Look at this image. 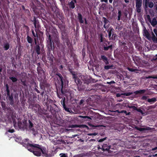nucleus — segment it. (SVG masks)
<instances>
[{"instance_id": "nucleus-40", "label": "nucleus", "mask_w": 157, "mask_h": 157, "mask_svg": "<svg viewBox=\"0 0 157 157\" xmlns=\"http://www.w3.org/2000/svg\"><path fill=\"white\" fill-rule=\"evenodd\" d=\"M100 42H102L104 40V39H105V38H104L103 36V35L102 34L100 35Z\"/></svg>"}, {"instance_id": "nucleus-27", "label": "nucleus", "mask_w": 157, "mask_h": 157, "mask_svg": "<svg viewBox=\"0 0 157 157\" xmlns=\"http://www.w3.org/2000/svg\"><path fill=\"white\" fill-rule=\"evenodd\" d=\"M157 101L156 99L155 98H151L148 99L147 100V101L150 103H154Z\"/></svg>"}, {"instance_id": "nucleus-43", "label": "nucleus", "mask_w": 157, "mask_h": 157, "mask_svg": "<svg viewBox=\"0 0 157 157\" xmlns=\"http://www.w3.org/2000/svg\"><path fill=\"white\" fill-rule=\"evenodd\" d=\"M49 58V61L52 63H53V62L54 58L53 56L52 55V56H50Z\"/></svg>"}, {"instance_id": "nucleus-34", "label": "nucleus", "mask_w": 157, "mask_h": 157, "mask_svg": "<svg viewBox=\"0 0 157 157\" xmlns=\"http://www.w3.org/2000/svg\"><path fill=\"white\" fill-rule=\"evenodd\" d=\"M53 33L55 35V36L56 37H57L58 36V32L57 31V30L56 29H54L53 30Z\"/></svg>"}, {"instance_id": "nucleus-14", "label": "nucleus", "mask_w": 157, "mask_h": 157, "mask_svg": "<svg viewBox=\"0 0 157 157\" xmlns=\"http://www.w3.org/2000/svg\"><path fill=\"white\" fill-rule=\"evenodd\" d=\"M71 75H72L73 78L74 79L76 83L79 84L81 82V80L76 75L75 72L71 74Z\"/></svg>"}, {"instance_id": "nucleus-32", "label": "nucleus", "mask_w": 157, "mask_h": 157, "mask_svg": "<svg viewBox=\"0 0 157 157\" xmlns=\"http://www.w3.org/2000/svg\"><path fill=\"white\" fill-rule=\"evenodd\" d=\"M113 65L105 66H104V69L106 70L112 69H113Z\"/></svg>"}, {"instance_id": "nucleus-44", "label": "nucleus", "mask_w": 157, "mask_h": 157, "mask_svg": "<svg viewBox=\"0 0 157 157\" xmlns=\"http://www.w3.org/2000/svg\"><path fill=\"white\" fill-rule=\"evenodd\" d=\"M136 128L137 130L140 132L145 131V128L137 127Z\"/></svg>"}, {"instance_id": "nucleus-16", "label": "nucleus", "mask_w": 157, "mask_h": 157, "mask_svg": "<svg viewBox=\"0 0 157 157\" xmlns=\"http://www.w3.org/2000/svg\"><path fill=\"white\" fill-rule=\"evenodd\" d=\"M104 45L103 46V49L105 51H107L110 49V50H112L113 48V45L111 44L108 46H107L108 44L107 43H104Z\"/></svg>"}, {"instance_id": "nucleus-25", "label": "nucleus", "mask_w": 157, "mask_h": 157, "mask_svg": "<svg viewBox=\"0 0 157 157\" xmlns=\"http://www.w3.org/2000/svg\"><path fill=\"white\" fill-rule=\"evenodd\" d=\"M65 141L61 138L59 139L56 142V144H65Z\"/></svg>"}, {"instance_id": "nucleus-23", "label": "nucleus", "mask_w": 157, "mask_h": 157, "mask_svg": "<svg viewBox=\"0 0 157 157\" xmlns=\"http://www.w3.org/2000/svg\"><path fill=\"white\" fill-rule=\"evenodd\" d=\"M151 35L152 36L151 39L153 41L154 43H157V36L156 37L155 35L152 32H151Z\"/></svg>"}, {"instance_id": "nucleus-49", "label": "nucleus", "mask_w": 157, "mask_h": 157, "mask_svg": "<svg viewBox=\"0 0 157 157\" xmlns=\"http://www.w3.org/2000/svg\"><path fill=\"white\" fill-rule=\"evenodd\" d=\"M147 78H152L153 79H157V76H149L148 77H147Z\"/></svg>"}, {"instance_id": "nucleus-41", "label": "nucleus", "mask_w": 157, "mask_h": 157, "mask_svg": "<svg viewBox=\"0 0 157 157\" xmlns=\"http://www.w3.org/2000/svg\"><path fill=\"white\" fill-rule=\"evenodd\" d=\"M144 3L145 6L146 8L148 7V4L149 2V0H144Z\"/></svg>"}, {"instance_id": "nucleus-13", "label": "nucleus", "mask_w": 157, "mask_h": 157, "mask_svg": "<svg viewBox=\"0 0 157 157\" xmlns=\"http://www.w3.org/2000/svg\"><path fill=\"white\" fill-rule=\"evenodd\" d=\"M61 103L65 110L67 112H70L69 108L67 107L66 106L65 104V98L64 97L63 99H62L61 101Z\"/></svg>"}, {"instance_id": "nucleus-15", "label": "nucleus", "mask_w": 157, "mask_h": 157, "mask_svg": "<svg viewBox=\"0 0 157 157\" xmlns=\"http://www.w3.org/2000/svg\"><path fill=\"white\" fill-rule=\"evenodd\" d=\"M147 90L145 89L137 90L133 92V94L136 95H142L145 94Z\"/></svg>"}, {"instance_id": "nucleus-12", "label": "nucleus", "mask_w": 157, "mask_h": 157, "mask_svg": "<svg viewBox=\"0 0 157 157\" xmlns=\"http://www.w3.org/2000/svg\"><path fill=\"white\" fill-rule=\"evenodd\" d=\"M77 2L76 0H72L70 2H69L68 5L70 9H73L75 7V3Z\"/></svg>"}, {"instance_id": "nucleus-7", "label": "nucleus", "mask_w": 157, "mask_h": 157, "mask_svg": "<svg viewBox=\"0 0 157 157\" xmlns=\"http://www.w3.org/2000/svg\"><path fill=\"white\" fill-rule=\"evenodd\" d=\"M56 75L58 76L59 79L60 81L61 82V85L62 86V89H61V93L63 95H65V93L64 92V91L63 90V81L64 79L63 78L61 75V74L59 73H58L56 74Z\"/></svg>"}, {"instance_id": "nucleus-47", "label": "nucleus", "mask_w": 157, "mask_h": 157, "mask_svg": "<svg viewBox=\"0 0 157 157\" xmlns=\"http://www.w3.org/2000/svg\"><path fill=\"white\" fill-rule=\"evenodd\" d=\"M132 94L133 93L132 92H131V93L129 92V93H124L123 94V95H125V96H129L132 95Z\"/></svg>"}, {"instance_id": "nucleus-58", "label": "nucleus", "mask_w": 157, "mask_h": 157, "mask_svg": "<svg viewBox=\"0 0 157 157\" xmlns=\"http://www.w3.org/2000/svg\"><path fill=\"white\" fill-rule=\"evenodd\" d=\"M109 24L106 25L104 24L103 25V27L105 29H107L109 27Z\"/></svg>"}, {"instance_id": "nucleus-24", "label": "nucleus", "mask_w": 157, "mask_h": 157, "mask_svg": "<svg viewBox=\"0 0 157 157\" xmlns=\"http://www.w3.org/2000/svg\"><path fill=\"white\" fill-rule=\"evenodd\" d=\"M150 22L151 23V25L153 27L155 26L157 24V21L155 18H153L152 20H151V22Z\"/></svg>"}, {"instance_id": "nucleus-55", "label": "nucleus", "mask_w": 157, "mask_h": 157, "mask_svg": "<svg viewBox=\"0 0 157 157\" xmlns=\"http://www.w3.org/2000/svg\"><path fill=\"white\" fill-rule=\"evenodd\" d=\"M106 139V137H105L103 138L100 139L99 140L98 142H102L103 141H104V140H105Z\"/></svg>"}, {"instance_id": "nucleus-19", "label": "nucleus", "mask_w": 157, "mask_h": 157, "mask_svg": "<svg viewBox=\"0 0 157 157\" xmlns=\"http://www.w3.org/2000/svg\"><path fill=\"white\" fill-rule=\"evenodd\" d=\"M101 59L100 60H102L106 64H109L108 59L104 55H101Z\"/></svg>"}, {"instance_id": "nucleus-54", "label": "nucleus", "mask_w": 157, "mask_h": 157, "mask_svg": "<svg viewBox=\"0 0 157 157\" xmlns=\"http://www.w3.org/2000/svg\"><path fill=\"white\" fill-rule=\"evenodd\" d=\"M147 18L149 22H151V18L150 16L149 15H147Z\"/></svg>"}, {"instance_id": "nucleus-59", "label": "nucleus", "mask_w": 157, "mask_h": 157, "mask_svg": "<svg viewBox=\"0 0 157 157\" xmlns=\"http://www.w3.org/2000/svg\"><path fill=\"white\" fill-rule=\"evenodd\" d=\"M60 157H68L67 155L64 153H63Z\"/></svg>"}, {"instance_id": "nucleus-26", "label": "nucleus", "mask_w": 157, "mask_h": 157, "mask_svg": "<svg viewBox=\"0 0 157 157\" xmlns=\"http://www.w3.org/2000/svg\"><path fill=\"white\" fill-rule=\"evenodd\" d=\"M144 33L145 34V36L148 39H149L151 38L150 34L148 32L147 30V29L144 30Z\"/></svg>"}, {"instance_id": "nucleus-9", "label": "nucleus", "mask_w": 157, "mask_h": 157, "mask_svg": "<svg viewBox=\"0 0 157 157\" xmlns=\"http://www.w3.org/2000/svg\"><path fill=\"white\" fill-rule=\"evenodd\" d=\"M30 20L31 21L33 22V24L35 28L39 29L40 27L39 22L38 20H36V17L34 16L33 18H31Z\"/></svg>"}, {"instance_id": "nucleus-3", "label": "nucleus", "mask_w": 157, "mask_h": 157, "mask_svg": "<svg viewBox=\"0 0 157 157\" xmlns=\"http://www.w3.org/2000/svg\"><path fill=\"white\" fill-rule=\"evenodd\" d=\"M107 31L108 34V38L110 40L116 41L117 40V35L115 33V30L113 27H110Z\"/></svg>"}, {"instance_id": "nucleus-28", "label": "nucleus", "mask_w": 157, "mask_h": 157, "mask_svg": "<svg viewBox=\"0 0 157 157\" xmlns=\"http://www.w3.org/2000/svg\"><path fill=\"white\" fill-rule=\"evenodd\" d=\"M10 48V45L8 43H6L4 44L3 48L6 51L8 50Z\"/></svg>"}, {"instance_id": "nucleus-61", "label": "nucleus", "mask_w": 157, "mask_h": 157, "mask_svg": "<svg viewBox=\"0 0 157 157\" xmlns=\"http://www.w3.org/2000/svg\"><path fill=\"white\" fill-rule=\"evenodd\" d=\"M8 132L10 133H13L15 132V131L13 129H10L8 130Z\"/></svg>"}, {"instance_id": "nucleus-33", "label": "nucleus", "mask_w": 157, "mask_h": 157, "mask_svg": "<svg viewBox=\"0 0 157 157\" xmlns=\"http://www.w3.org/2000/svg\"><path fill=\"white\" fill-rule=\"evenodd\" d=\"M122 50L125 52H128L129 49L127 45L123 48Z\"/></svg>"}, {"instance_id": "nucleus-53", "label": "nucleus", "mask_w": 157, "mask_h": 157, "mask_svg": "<svg viewBox=\"0 0 157 157\" xmlns=\"http://www.w3.org/2000/svg\"><path fill=\"white\" fill-rule=\"evenodd\" d=\"M147 99V96H143L141 98V99L142 100H146Z\"/></svg>"}, {"instance_id": "nucleus-21", "label": "nucleus", "mask_w": 157, "mask_h": 157, "mask_svg": "<svg viewBox=\"0 0 157 157\" xmlns=\"http://www.w3.org/2000/svg\"><path fill=\"white\" fill-rule=\"evenodd\" d=\"M37 70L39 75L40 74H44L45 72L42 68L41 66L37 67Z\"/></svg>"}, {"instance_id": "nucleus-37", "label": "nucleus", "mask_w": 157, "mask_h": 157, "mask_svg": "<svg viewBox=\"0 0 157 157\" xmlns=\"http://www.w3.org/2000/svg\"><path fill=\"white\" fill-rule=\"evenodd\" d=\"M103 19H104L103 22L104 24L106 25L109 22V21L105 17H103Z\"/></svg>"}, {"instance_id": "nucleus-29", "label": "nucleus", "mask_w": 157, "mask_h": 157, "mask_svg": "<svg viewBox=\"0 0 157 157\" xmlns=\"http://www.w3.org/2000/svg\"><path fill=\"white\" fill-rule=\"evenodd\" d=\"M82 82H81L79 84H78L77 83H76V84H77V86H78V90L79 91H81L83 90V89L81 87V84H82Z\"/></svg>"}, {"instance_id": "nucleus-35", "label": "nucleus", "mask_w": 157, "mask_h": 157, "mask_svg": "<svg viewBox=\"0 0 157 157\" xmlns=\"http://www.w3.org/2000/svg\"><path fill=\"white\" fill-rule=\"evenodd\" d=\"M154 6V3L152 2H149L148 4V6L150 8H152Z\"/></svg>"}, {"instance_id": "nucleus-45", "label": "nucleus", "mask_w": 157, "mask_h": 157, "mask_svg": "<svg viewBox=\"0 0 157 157\" xmlns=\"http://www.w3.org/2000/svg\"><path fill=\"white\" fill-rule=\"evenodd\" d=\"M84 101H85L84 100L82 99L81 100H80V101L79 103V105H83V103L84 102Z\"/></svg>"}, {"instance_id": "nucleus-48", "label": "nucleus", "mask_w": 157, "mask_h": 157, "mask_svg": "<svg viewBox=\"0 0 157 157\" xmlns=\"http://www.w3.org/2000/svg\"><path fill=\"white\" fill-rule=\"evenodd\" d=\"M153 129V128H151L149 127H147L145 128V131L147 130V131H151Z\"/></svg>"}, {"instance_id": "nucleus-31", "label": "nucleus", "mask_w": 157, "mask_h": 157, "mask_svg": "<svg viewBox=\"0 0 157 157\" xmlns=\"http://www.w3.org/2000/svg\"><path fill=\"white\" fill-rule=\"evenodd\" d=\"M9 78L13 82H16L18 80L16 78L13 77H10Z\"/></svg>"}, {"instance_id": "nucleus-11", "label": "nucleus", "mask_w": 157, "mask_h": 157, "mask_svg": "<svg viewBox=\"0 0 157 157\" xmlns=\"http://www.w3.org/2000/svg\"><path fill=\"white\" fill-rule=\"evenodd\" d=\"M62 38L65 42L67 45H68L70 43V40L67 35L64 36L63 33L62 34Z\"/></svg>"}, {"instance_id": "nucleus-64", "label": "nucleus", "mask_w": 157, "mask_h": 157, "mask_svg": "<svg viewBox=\"0 0 157 157\" xmlns=\"http://www.w3.org/2000/svg\"><path fill=\"white\" fill-rule=\"evenodd\" d=\"M153 31L156 35V36H157V29H153Z\"/></svg>"}, {"instance_id": "nucleus-63", "label": "nucleus", "mask_w": 157, "mask_h": 157, "mask_svg": "<svg viewBox=\"0 0 157 157\" xmlns=\"http://www.w3.org/2000/svg\"><path fill=\"white\" fill-rule=\"evenodd\" d=\"M35 106L37 108H38V109H39L40 108V106L39 104H36Z\"/></svg>"}, {"instance_id": "nucleus-20", "label": "nucleus", "mask_w": 157, "mask_h": 157, "mask_svg": "<svg viewBox=\"0 0 157 157\" xmlns=\"http://www.w3.org/2000/svg\"><path fill=\"white\" fill-rule=\"evenodd\" d=\"M26 39L28 43L30 44L31 47L33 46V39L29 35H28L26 37Z\"/></svg>"}, {"instance_id": "nucleus-6", "label": "nucleus", "mask_w": 157, "mask_h": 157, "mask_svg": "<svg viewBox=\"0 0 157 157\" xmlns=\"http://www.w3.org/2000/svg\"><path fill=\"white\" fill-rule=\"evenodd\" d=\"M142 4V0H136V9L138 13H140L141 11Z\"/></svg>"}, {"instance_id": "nucleus-38", "label": "nucleus", "mask_w": 157, "mask_h": 157, "mask_svg": "<svg viewBox=\"0 0 157 157\" xmlns=\"http://www.w3.org/2000/svg\"><path fill=\"white\" fill-rule=\"evenodd\" d=\"M32 131L33 134L34 136H36V134L37 133V132H36L34 128H32V129L30 130Z\"/></svg>"}, {"instance_id": "nucleus-36", "label": "nucleus", "mask_w": 157, "mask_h": 157, "mask_svg": "<svg viewBox=\"0 0 157 157\" xmlns=\"http://www.w3.org/2000/svg\"><path fill=\"white\" fill-rule=\"evenodd\" d=\"M32 33L34 38H36L37 40H38L37 34L36 33H35L33 30L32 31Z\"/></svg>"}, {"instance_id": "nucleus-62", "label": "nucleus", "mask_w": 157, "mask_h": 157, "mask_svg": "<svg viewBox=\"0 0 157 157\" xmlns=\"http://www.w3.org/2000/svg\"><path fill=\"white\" fill-rule=\"evenodd\" d=\"M68 70L71 74L74 73V72H75V71H72V70L71 68H69L68 69Z\"/></svg>"}, {"instance_id": "nucleus-5", "label": "nucleus", "mask_w": 157, "mask_h": 157, "mask_svg": "<svg viewBox=\"0 0 157 157\" xmlns=\"http://www.w3.org/2000/svg\"><path fill=\"white\" fill-rule=\"evenodd\" d=\"M34 40L35 44L34 51L38 55H39L40 54V46L39 40H37L36 38H34Z\"/></svg>"}, {"instance_id": "nucleus-17", "label": "nucleus", "mask_w": 157, "mask_h": 157, "mask_svg": "<svg viewBox=\"0 0 157 157\" xmlns=\"http://www.w3.org/2000/svg\"><path fill=\"white\" fill-rule=\"evenodd\" d=\"M110 146L106 144H104L102 147V150L103 151H108L110 149Z\"/></svg>"}, {"instance_id": "nucleus-22", "label": "nucleus", "mask_w": 157, "mask_h": 157, "mask_svg": "<svg viewBox=\"0 0 157 157\" xmlns=\"http://www.w3.org/2000/svg\"><path fill=\"white\" fill-rule=\"evenodd\" d=\"M78 18L79 20V22L80 24H82L84 23V21L82 20V14L78 13Z\"/></svg>"}, {"instance_id": "nucleus-57", "label": "nucleus", "mask_w": 157, "mask_h": 157, "mask_svg": "<svg viewBox=\"0 0 157 157\" xmlns=\"http://www.w3.org/2000/svg\"><path fill=\"white\" fill-rule=\"evenodd\" d=\"M25 12L27 13L28 14V15H30L31 14L30 13L29 11V10L28 9H26L25 10Z\"/></svg>"}, {"instance_id": "nucleus-1", "label": "nucleus", "mask_w": 157, "mask_h": 157, "mask_svg": "<svg viewBox=\"0 0 157 157\" xmlns=\"http://www.w3.org/2000/svg\"><path fill=\"white\" fill-rule=\"evenodd\" d=\"M20 144L36 156H40L42 152L43 157H51L52 156L51 154L48 153L46 148L39 144L33 143L32 141L28 138L23 140Z\"/></svg>"}, {"instance_id": "nucleus-60", "label": "nucleus", "mask_w": 157, "mask_h": 157, "mask_svg": "<svg viewBox=\"0 0 157 157\" xmlns=\"http://www.w3.org/2000/svg\"><path fill=\"white\" fill-rule=\"evenodd\" d=\"M41 1L44 4H46L47 2H48L49 0H41Z\"/></svg>"}, {"instance_id": "nucleus-42", "label": "nucleus", "mask_w": 157, "mask_h": 157, "mask_svg": "<svg viewBox=\"0 0 157 157\" xmlns=\"http://www.w3.org/2000/svg\"><path fill=\"white\" fill-rule=\"evenodd\" d=\"M70 128H75L80 127L77 124L72 125L70 126Z\"/></svg>"}, {"instance_id": "nucleus-2", "label": "nucleus", "mask_w": 157, "mask_h": 157, "mask_svg": "<svg viewBox=\"0 0 157 157\" xmlns=\"http://www.w3.org/2000/svg\"><path fill=\"white\" fill-rule=\"evenodd\" d=\"M5 86L6 92V99L9 101L10 105L13 106L14 104L13 94L10 93L9 86L8 84H6Z\"/></svg>"}, {"instance_id": "nucleus-46", "label": "nucleus", "mask_w": 157, "mask_h": 157, "mask_svg": "<svg viewBox=\"0 0 157 157\" xmlns=\"http://www.w3.org/2000/svg\"><path fill=\"white\" fill-rule=\"evenodd\" d=\"M128 70L132 72H134V71H137V69H133L132 68H128Z\"/></svg>"}, {"instance_id": "nucleus-8", "label": "nucleus", "mask_w": 157, "mask_h": 157, "mask_svg": "<svg viewBox=\"0 0 157 157\" xmlns=\"http://www.w3.org/2000/svg\"><path fill=\"white\" fill-rule=\"evenodd\" d=\"M50 111L54 116H56V113L58 112V107L55 104H54L53 106H52L50 105Z\"/></svg>"}, {"instance_id": "nucleus-30", "label": "nucleus", "mask_w": 157, "mask_h": 157, "mask_svg": "<svg viewBox=\"0 0 157 157\" xmlns=\"http://www.w3.org/2000/svg\"><path fill=\"white\" fill-rule=\"evenodd\" d=\"M29 125L28 127L29 130H30L32 129V128H33V124L31 122V121L30 120H29Z\"/></svg>"}, {"instance_id": "nucleus-18", "label": "nucleus", "mask_w": 157, "mask_h": 157, "mask_svg": "<svg viewBox=\"0 0 157 157\" xmlns=\"http://www.w3.org/2000/svg\"><path fill=\"white\" fill-rule=\"evenodd\" d=\"M126 41H122L121 40H119V44L120 47L121 48H123L125 46L127 45V44Z\"/></svg>"}, {"instance_id": "nucleus-50", "label": "nucleus", "mask_w": 157, "mask_h": 157, "mask_svg": "<svg viewBox=\"0 0 157 157\" xmlns=\"http://www.w3.org/2000/svg\"><path fill=\"white\" fill-rule=\"evenodd\" d=\"M136 110L137 111L141 113L142 114H143L144 113L143 112V111L142 110H141L140 108L138 109L137 108V109Z\"/></svg>"}, {"instance_id": "nucleus-10", "label": "nucleus", "mask_w": 157, "mask_h": 157, "mask_svg": "<svg viewBox=\"0 0 157 157\" xmlns=\"http://www.w3.org/2000/svg\"><path fill=\"white\" fill-rule=\"evenodd\" d=\"M54 103V101L53 100L47 98L46 100V101L44 103H44L45 105L46 106L47 109H49V104L50 103L52 104Z\"/></svg>"}, {"instance_id": "nucleus-56", "label": "nucleus", "mask_w": 157, "mask_h": 157, "mask_svg": "<svg viewBox=\"0 0 157 157\" xmlns=\"http://www.w3.org/2000/svg\"><path fill=\"white\" fill-rule=\"evenodd\" d=\"M124 113L126 115H129L130 114V112L127 113V111L126 110H124Z\"/></svg>"}, {"instance_id": "nucleus-52", "label": "nucleus", "mask_w": 157, "mask_h": 157, "mask_svg": "<svg viewBox=\"0 0 157 157\" xmlns=\"http://www.w3.org/2000/svg\"><path fill=\"white\" fill-rule=\"evenodd\" d=\"M22 84L24 86H26L27 85L25 81H22L21 80Z\"/></svg>"}, {"instance_id": "nucleus-39", "label": "nucleus", "mask_w": 157, "mask_h": 157, "mask_svg": "<svg viewBox=\"0 0 157 157\" xmlns=\"http://www.w3.org/2000/svg\"><path fill=\"white\" fill-rule=\"evenodd\" d=\"M128 107L130 109H132L133 110H136L137 109V108L135 106L131 105V106H128Z\"/></svg>"}, {"instance_id": "nucleus-4", "label": "nucleus", "mask_w": 157, "mask_h": 157, "mask_svg": "<svg viewBox=\"0 0 157 157\" xmlns=\"http://www.w3.org/2000/svg\"><path fill=\"white\" fill-rule=\"evenodd\" d=\"M46 35L47 36V41L48 42V51L50 52L53 50V46L52 45L51 36L50 34L48 32H47Z\"/></svg>"}, {"instance_id": "nucleus-51", "label": "nucleus", "mask_w": 157, "mask_h": 157, "mask_svg": "<svg viewBox=\"0 0 157 157\" xmlns=\"http://www.w3.org/2000/svg\"><path fill=\"white\" fill-rule=\"evenodd\" d=\"M35 88L34 89V90L37 93H40V92L39 90L37 89L36 88V87H38L36 86H35Z\"/></svg>"}]
</instances>
